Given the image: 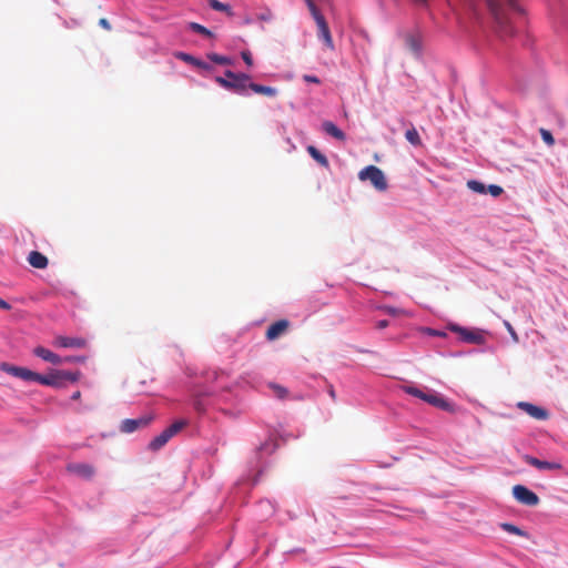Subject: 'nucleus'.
Returning a JSON list of instances; mask_svg holds the SVG:
<instances>
[{"label":"nucleus","mask_w":568,"mask_h":568,"mask_svg":"<svg viewBox=\"0 0 568 568\" xmlns=\"http://www.w3.org/2000/svg\"><path fill=\"white\" fill-rule=\"evenodd\" d=\"M195 409L199 412L202 410V406L199 402L195 403Z\"/></svg>","instance_id":"49"},{"label":"nucleus","mask_w":568,"mask_h":568,"mask_svg":"<svg viewBox=\"0 0 568 568\" xmlns=\"http://www.w3.org/2000/svg\"><path fill=\"white\" fill-rule=\"evenodd\" d=\"M513 495L523 505L537 506L539 504V497L526 486L515 485L513 487Z\"/></svg>","instance_id":"8"},{"label":"nucleus","mask_w":568,"mask_h":568,"mask_svg":"<svg viewBox=\"0 0 568 568\" xmlns=\"http://www.w3.org/2000/svg\"><path fill=\"white\" fill-rule=\"evenodd\" d=\"M489 192L493 196H499L503 193V189L499 185L491 184L488 186L486 192Z\"/></svg>","instance_id":"36"},{"label":"nucleus","mask_w":568,"mask_h":568,"mask_svg":"<svg viewBox=\"0 0 568 568\" xmlns=\"http://www.w3.org/2000/svg\"><path fill=\"white\" fill-rule=\"evenodd\" d=\"M426 403L445 412L453 413L455 410L454 405L450 402L432 389H427Z\"/></svg>","instance_id":"11"},{"label":"nucleus","mask_w":568,"mask_h":568,"mask_svg":"<svg viewBox=\"0 0 568 568\" xmlns=\"http://www.w3.org/2000/svg\"><path fill=\"white\" fill-rule=\"evenodd\" d=\"M33 353L36 356L42 358L45 362L52 363L54 365L62 364V357L42 346L36 347Z\"/></svg>","instance_id":"17"},{"label":"nucleus","mask_w":568,"mask_h":568,"mask_svg":"<svg viewBox=\"0 0 568 568\" xmlns=\"http://www.w3.org/2000/svg\"><path fill=\"white\" fill-rule=\"evenodd\" d=\"M405 138L414 146L422 145V139L419 136V133L417 132L413 124H410V128L406 131Z\"/></svg>","instance_id":"23"},{"label":"nucleus","mask_w":568,"mask_h":568,"mask_svg":"<svg viewBox=\"0 0 568 568\" xmlns=\"http://www.w3.org/2000/svg\"><path fill=\"white\" fill-rule=\"evenodd\" d=\"M358 179L361 181H369L372 185L379 192L387 190V181L385 178L384 172L375 166V165H368L359 171Z\"/></svg>","instance_id":"4"},{"label":"nucleus","mask_w":568,"mask_h":568,"mask_svg":"<svg viewBox=\"0 0 568 568\" xmlns=\"http://www.w3.org/2000/svg\"><path fill=\"white\" fill-rule=\"evenodd\" d=\"M189 28L199 33V34H202L204 37H207V38H211L213 36V33L207 29L205 28L204 26L197 23V22H190L189 23Z\"/></svg>","instance_id":"27"},{"label":"nucleus","mask_w":568,"mask_h":568,"mask_svg":"<svg viewBox=\"0 0 568 568\" xmlns=\"http://www.w3.org/2000/svg\"><path fill=\"white\" fill-rule=\"evenodd\" d=\"M389 325V322L387 320H381L376 323V328L384 329Z\"/></svg>","instance_id":"41"},{"label":"nucleus","mask_w":568,"mask_h":568,"mask_svg":"<svg viewBox=\"0 0 568 568\" xmlns=\"http://www.w3.org/2000/svg\"><path fill=\"white\" fill-rule=\"evenodd\" d=\"M84 358L83 357H77V356H68V357H64L62 358V363H73V362H83Z\"/></svg>","instance_id":"39"},{"label":"nucleus","mask_w":568,"mask_h":568,"mask_svg":"<svg viewBox=\"0 0 568 568\" xmlns=\"http://www.w3.org/2000/svg\"><path fill=\"white\" fill-rule=\"evenodd\" d=\"M290 325V321L284 318L272 323L265 333L266 339L272 342L280 338L281 336L287 333Z\"/></svg>","instance_id":"10"},{"label":"nucleus","mask_w":568,"mask_h":568,"mask_svg":"<svg viewBox=\"0 0 568 568\" xmlns=\"http://www.w3.org/2000/svg\"><path fill=\"white\" fill-rule=\"evenodd\" d=\"M539 132H540V135H541L542 141H544L547 145L552 146V145L555 144V139H554V136H552V134H551V132H550V131H548V130H546V129L541 128V129L539 130Z\"/></svg>","instance_id":"32"},{"label":"nucleus","mask_w":568,"mask_h":568,"mask_svg":"<svg viewBox=\"0 0 568 568\" xmlns=\"http://www.w3.org/2000/svg\"><path fill=\"white\" fill-rule=\"evenodd\" d=\"M307 151L310 152V154L312 155V158H313L315 161L320 162V150H318L316 146H314V145H310V146L307 148Z\"/></svg>","instance_id":"37"},{"label":"nucleus","mask_w":568,"mask_h":568,"mask_svg":"<svg viewBox=\"0 0 568 568\" xmlns=\"http://www.w3.org/2000/svg\"><path fill=\"white\" fill-rule=\"evenodd\" d=\"M2 369L4 372H7L8 374H10L14 377L21 378L23 381L39 383V379H40L39 373H36L26 367L13 366V365H9V364L4 363V364H2Z\"/></svg>","instance_id":"9"},{"label":"nucleus","mask_w":568,"mask_h":568,"mask_svg":"<svg viewBox=\"0 0 568 568\" xmlns=\"http://www.w3.org/2000/svg\"><path fill=\"white\" fill-rule=\"evenodd\" d=\"M517 407L537 420H546L549 418V413L547 409L536 406L531 403L519 402Z\"/></svg>","instance_id":"13"},{"label":"nucleus","mask_w":568,"mask_h":568,"mask_svg":"<svg viewBox=\"0 0 568 568\" xmlns=\"http://www.w3.org/2000/svg\"><path fill=\"white\" fill-rule=\"evenodd\" d=\"M402 389L408 394V395H412L414 397H417L424 402H426V397H427V388L425 389H420V388H417L415 386H403Z\"/></svg>","instance_id":"24"},{"label":"nucleus","mask_w":568,"mask_h":568,"mask_svg":"<svg viewBox=\"0 0 568 568\" xmlns=\"http://www.w3.org/2000/svg\"><path fill=\"white\" fill-rule=\"evenodd\" d=\"M504 325H505L506 329L508 331V333L510 334L513 341L515 343H518L519 337H518L516 331L514 329V327L511 326V324L508 321H504Z\"/></svg>","instance_id":"35"},{"label":"nucleus","mask_w":568,"mask_h":568,"mask_svg":"<svg viewBox=\"0 0 568 568\" xmlns=\"http://www.w3.org/2000/svg\"><path fill=\"white\" fill-rule=\"evenodd\" d=\"M81 397V393L79 390L74 392L71 396L72 400H78Z\"/></svg>","instance_id":"45"},{"label":"nucleus","mask_w":568,"mask_h":568,"mask_svg":"<svg viewBox=\"0 0 568 568\" xmlns=\"http://www.w3.org/2000/svg\"><path fill=\"white\" fill-rule=\"evenodd\" d=\"M449 328L457 333L465 343L481 345L485 343V335L480 329H468L458 325H450Z\"/></svg>","instance_id":"6"},{"label":"nucleus","mask_w":568,"mask_h":568,"mask_svg":"<svg viewBox=\"0 0 568 568\" xmlns=\"http://www.w3.org/2000/svg\"><path fill=\"white\" fill-rule=\"evenodd\" d=\"M323 54L326 55L327 60L325 61V64L327 65L331 64L335 67L336 62L342 60L339 50L337 49L332 38L329 28L325 20L322 18V55Z\"/></svg>","instance_id":"3"},{"label":"nucleus","mask_w":568,"mask_h":568,"mask_svg":"<svg viewBox=\"0 0 568 568\" xmlns=\"http://www.w3.org/2000/svg\"><path fill=\"white\" fill-rule=\"evenodd\" d=\"M207 58L216 63V64H221V65H227V64H231V59L227 58V57H224V55H220L217 53H209L207 54Z\"/></svg>","instance_id":"29"},{"label":"nucleus","mask_w":568,"mask_h":568,"mask_svg":"<svg viewBox=\"0 0 568 568\" xmlns=\"http://www.w3.org/2000/svg\"><path fill=\"white\" fill-rule=\"evenodd\" d=\"M404 42L406 48L416 57L419 58L423 54L424 38L420 31H409L404 34Z\"/></svg>","instance_id":"7"},{"label":"nucleus","mask_w":568,"mask_h":568,"mask_svg":"<svg viewBox=\"0 0 568 568\" xmlns=\"http://www.w3.org/2000/svg\"><path fill=\"white\" fill-rule=\"evenodd\" d=\"M250 75L244 73H239L235 78L227 80L222 77H216L215 81L222 88L234 91L239 94H244L246 89L248 88Z\"/></svg>","instance_id":"5"},{"label":"nucleus","mask_w":568,"mask_h":568,"mask_svg":"<svg viewBox=\"0 0 568 568\" xmlns=\"http://www.w3.org/2000/svg\"><path fill=\"white\" fill-rule=\"evenodd\" d=\"M413 1L418 4H425L427 0H413Z\"/></svg>","instance_id":"50"},{"label":"nucleus","mask_w":568,"mask_h":568,"mask_svg":"<svg viewBox=\"0 0 568 568\" xmlns=\"http://www.w3.org/2000/svg\"><path fill=\"white\" fill-rule=\"evenodd\" d=\"M523 459L530 466L539 469V470H560L562 469V465L558 462H546L540 460L530 455H524Z\"/></svg>","instance_id":"15"},{"label":"nucleus","mask_w":568,"mask_h":568,"mask_svg":"<svg viewBox=\"0 0 568 568\" xmlns=\"http://www.w3.org/2000/svg\"><path fill=\"white\" fill-rule=\"evenodd\" d=\"M248 88L257 93V94H263V95H266V97H274L276 94V90L272 87H266V85H262V84H257V83H248Z\"/></svg>","instance_id":"22"},{"label":"nucleus","mask_w":568,"mask_h":568,"mask_svg":"<svg viewBox=\"0 0 568 568\" xmlns=\"http://www.w3.org/2000/svg\"><path fill=\"white\" fill-rule=\"evenodd\" d=\"M80 376V372L51 369L47 375L40 374L39 384L59 388L65 386L68 382H78Z\"/></svg>","instance_id":"2"},{"label":"nucleus","mask_w":568,"mask_h":568,"mask_svg":"<svg viewBox=\"0 0 568 568\" xmlns=\"http://www.w3.org/2000/svg\"><path fill=\"white\" fill-rule=\"evenodd\" d=\"M53 345L63 348H83L87 345V341L82 337L57 336Z\"/></svg>","instance_id":"16"},{"label":"nucleus","mask_w":568,"mask_h":568,"mask_svg":"<svg viewBox=\"0 0 568 568\" xmlns=\"http://www.w3.org/2000/svg\"><path fill=\"white\" fill-rule=\"evenodd\" d=\"M486 3L499 37H513L515 34L514 18L521 13L517 0H486Z\"/></svg>","instance_id":"1"},{"label":"nucleus","mask_w":568,"mask_h":568,"mask_svg":"<svg viewBox=\"0 0 568 568\" xmlns=\"http://www.w3.org/2000/svg\"><path fill=\"white\" fill-rule=\"evenodd\" d=\"M322 129L325 131L326 134H328L329 136L337 141L344 142L346 139L345 133L331 121L323 122Z\"/></svg>","instance_id":"19"},{"label":"nucleus","mask_w":568,"mask_h":568,"mask_svg":"<svg viewBox=\"0 0 568 568\" xmlns=\"http://www.w3.org/2000/svg\"><path fill=\"white\" fill-rule=\"evenodd\" d=\"M209 3L211 6V8L216 10V11H225V12L231 13L230 6H227L225 3H222L219 0H209Z\"/></svg>","instance_id":"31"},{"label":"nucleus","mask_w":568,"mask_h":568,"mask_svg":"<svg viewBox=\"0 0 568 568\" xmlns=\"http://www.w3.org/2000/svg\"><path fill=\"white\" fill-rule=\"evenodd\" d=\"M467 186L476 193H480V194L486 193V186L479 181L470 180L467 182Z\"/></svg>","instance_id":"30"},{"label":"nucleus","mask_w":568,"mask_h":568,"mask_svg":"<svg viewBox=\"0 0 568 568\" xmlns=\"http://www.w3.org/2000/svg\"><path fill=\"white\" fill-rule=\"evenodd\" d=\"M151 420H152L151 416H141V417L134 418V419H130V418L124 419V420H122V423L120 425V430L122 433L130 434L140 428L148 426L151 423Z\"/></svg>","instance_id":"12"},{"label":"nucleus","mask_w":568,"mask_h":568,"mask_svg":"<svg viewBox=\"0 0 568 568\" xmlns=\"http://www.w3.org/2000/svg\"><path fill=\"white\" fill-rule=\"evenodd\" d=\"M270 388L273 390L274 395L280 398V399H284L286 398L288 392L285 387L278 385V384H275V383H271L270 385Z\"/></svg>","instance_id":"28"},{"label":"nucleus","mask_w":568,"mask_h":568,"mask_svg":"<svg viewBox=\"0 0 568 568\" xmlns=\"http://www.w3.org/2000/svg\"><path fill=\"white\" fill-rule=\"evenodd\" d=\"M304 80L308 81V82H314V83L320 82V80L316 77H312V75H304Z\"/></svg>","instance_id":"42"},{"label":"nucleus","mask_w":568,"mask_h":568,"mask_svg":"<svg viewBox=\"0 0 568 568\" xmlns=\"http://www.w3.org/2000/svg\"><path fill=\"white\" fill-rule=\"evenodd\" d=\"M0 308H2V310H10L11 306L4 300H2L0 297Z\"/></svg>","instance_id":"43"},{"label":"nucleus","mask_w":568,"mask_h":568,"mask_svg":"<svg viewBox=\"0 0 568 568\" xmlns=\"http://www.w3.org/2000/svg\"><path fill=\"white\" fill-rule=\"evenodd\" d=\"M328 394H329V396H331L333 399H335V392H334V388H333V386H332V385H329V387H328Z\"/></svg>","instance_id":"46"},{"label":"nucleus","mask_w":568,"mask_h":568,"mask_svg":"<svg viewBox=\"0 0 568 568\" xmlns=\"http://www.w3.org/2000/svg\"><path fill=\"white\" fill-rule=\"evenodd\" d=\"M212 374H213V378H214V379H217V378H219V376H224V375H225L223 372L217 373L216 371H214Z\"/></svg>","instance_id":"47"},{"label":"nucleus","mask_w":568,"mask_h":568,"mask_svg":"<svg viewBox=\"0 0 568 568\" xmlns=\"http://www.w3.org/2000/svg\"><path fill=\"white\" fill-rule=\"evenodd\" d=\"M242 59L244 60V62L247 64V65H252L253 64V60H252V55L250 52L247 51H243L242 52Z\"/></svg>","instance_id":"38"},{"label":"nucleus","mask_w":568,"mask_h":568,"mask_svg":"<svg viewBox=\"0 0 568 568\" xmlns=\"http://www.w3.org/2000/svg\"><path fill=\"white\" fill-rule=\"evenodd\" d=\"M382 310L386 314L392 315V316H398V315H402V314L405 313L403 310H399V308H396V307H393V306H383Z\"/></svg>","instance_id":"34"},{"label":"nucleus","mask_w":568,"mask_h":568,"mask_svg":"<svg viewBox=\"0 0 568 568\" xmlns=\"http://www.w3.org/2000/svg\"><path fill=\"white\" fill-rule=\"evenodd\" d=\"M187 425V422L184 419L175 420L173 424H171L168 428L164 430L170 435L172 438L175 436L180 430H182Z\"/></svg>","instance_id":"26"},{"label":"nucleus","mask_w":568,"mask_h":568,"mask_svg":"<svg viewBox=\"0 0 568 568\" xmlns=\"http://www.w3.org/2000/svg\"><path fill=\"white\" fill-rule=\"evenodd\" d=\"M314 20L316 21V23L320 26V11L315 4V2L313 0H305Z\"/></svg>","instance_id":"33"},{"label":"nucleus","mask_w":568,"mask_h":568,"mask_svg":"<svg viewBox=\"0 0 568 568\" xmlns=\"http://www.w3.org/2000/svg\"><path fill=\"white\" fill-rule=\"evenodd\" d=\"M67 470L84 479H91L95 474L94 467L85 463H70L67 466Z\"/></svg>","instance_id":"14"},{"label":"nucleus","mask_w":568,"mask_h":568,"mask_svg":"<svg viewBox=\"0 0 568 568\" xmlns=\"http://www.w3.org/2000/svg\"><path fill=\"white\" fill-rule=\"evenodd\" d=\"M239 73H234L230 70L225 71V78L224 79H227V80H231L233 78H235V75H237Z\"/></svg>","instance_id":"44"},{"label":"nucleus","mask_w":568,"mask_h":568,"mask_svg":"<svg viewBox=\"0 0 568 568\" xmlns=\"http://www.w3.org/2000/svg\"><path fill=\"white\" fill-rule=\"evenodd\" d=\"M500 528L506 531V532H509V534H514V535H517V536H520V537H528V534L520 529L519 527L515 526L514 524H510V523H503L500 524Z\"/></svg>","instance_id":"25"},{"label":"nucleus","mask_w":568,"mask_h":568,"mask_svg":"<svg viewBox=\"0 0 568 568\" xmlns=\"http://www.w3.org/2000/svg\"><path fill=\"white\" fill-rule=\"evenodd\" d=\"M99 24H100L103 29H105V30H108V31H110V30H111V24H110V22L108 21V19H105V18H101V19L99 20Z\"/></svg>","instance_id":"40"},{"label":"nucleus","mask_w":568,"mask_h":568,"mask_svg":"<svg viewBox=\"0 0 568 568\" xmlns=\"http://www.w3.org/2000/svg\"><path fill=\"white\" fill-rule=\"evenodd\" d=\"M327 164V159L322 154V166H326Z\"/></svg>","instance_id":"48"},{"label":"nucleus","mask_w":568,"mask_h":568,"mask_svg":"<svg viewBox=\"0 0 568 568\" xmlns=\"http://www.w3.org/2000/svg\"><path fill=\"white\" fill-rule=\"evenodd\" d=\"M28 262L32 267L39 270L45 268L49 263L47 256L39 251H31L28 255Z\"/></svg>","instance_id":"18"},{"label":"nucleus","mask_w":568,"mask_h":568,"mask_svg":"<svg viewBox=\"0 0 568 568\" xmlns=\"http://www.w3.org/2000/svg\"><path fill=\"white\" fill-rule=\"evenodd\" d=\"M175 57L186 63H190L199 69H203V70H210L211 69V65L207 64L206 62L202 61V60H199L196 59L195 57L189 54V53H185V52H176L175 53Z\"/></svg>","instance_id":"20"},{"label":"nucleus","mask_w":568,"mask_h":568,"mask_svg":"<svg viewBox=\"0 0 568 568\" xmlns=\"http://www.w3.org/2000/svg\"><path fill=\"white\" fill-rule=\"evenodd\" d=\"M170 439V435L163 430L149 443V449L156 452L161 449Z\"/></svg>","instance_id":"21"}]
</instances>
